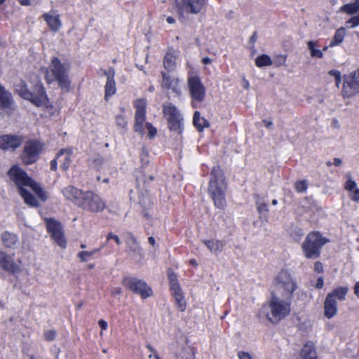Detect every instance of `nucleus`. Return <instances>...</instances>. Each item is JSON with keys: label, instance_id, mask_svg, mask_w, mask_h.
<instances>
[{"label": "nucleus", "instance_id": "obj_32", "mask_svg": "<svg viewBox=\"0 0 359 359\" xmlns=\"http://www.w3.org/2000/svg\"><path fill=\"white\" fill-rule=\"evenodd\" d=\"M340 11L348 15H353L359 12V0H355L353 3L344 5L340 8Z\"/></svg>", "mask_w": 359, "mask_h": 359}, {"label": "nucleus", "instance_id": "obj_60", "mask_svg": "<svg viewBox=\"0 0 359 359\" xmlns=\"http://www.w3.org/2000/svg\"><path fill=\"white\" fill-rule=\"evenodd\" d=\"M341 163H342V161L341 158H335L334 159V163L333 164L336 166H340L341 165Z\"/></svg>", "mask_w": 359, "mask_h": 359}, {"label": "nucleus", "instance_id": "obj_31", "mask_svg": "<svg viewBox=\"0 0 359 359\" xmlns=\"http://www.w3.org/2000/svg\"><path fill=\"white\" fill-rule=\"evenodd\" d=\"M345 35L346 29L344 27H340L339 29H338L336 31L333 39L330 41L329 47H334L341 43Z\"/></svg>", "mask_w": 359, "mask_h": 359}, {"label": "nucleus", "instance_id": "obj_1", "mask_svg": "<svg viewBox=\"0 0 359 359\" xmlns=\"http://www.w3.org/2000/svg\"><path fill=\"white\" fill-rule=\"evenodd\" d=\"M8 175L9 178L13 181L17 187L25 203L32 207L38 206V201L36 198L32 195L26 189V187L31 188L42 201L46 200L45 191L41 189L39 184L29 177L27 174L17 166L12 167Z\"/></svg>", "mask_w": 359, "mask_h": 359}, {"label": "nucleus", "instance_id": "obj_47", "mask_svg": "<svg viewBox=\"0 0 359 359\" xmlns=\"http://www.w3.org/2000/svg\"><path fill=\"white\" fill-rule=\"evenodd\" d=\"M170 290L172 292V294L182 292V289L178 283V281L170 283Z\"/></svg>", "mask_w": 359, "mask_h": 359}, {"label": "nucleus", "instance_id": "obj_34", "mask_svg": "<svg viewBox=\"0 0 359 359\" xmlns=\"http://www.w3.org/2000/svg\"><path fill=\"white\" fill-rule=\"evenodd\" d=\"M303 359H316V353L311 344H306L302 350Z\"/></svg>", "mask_w": 359, "mask_h": 359}, {"label": "nucleus", "instance_id": "obj_61", "mask_svg": "<svg viewBox=\"0 0 359 359\" xmlns=\"http://www.w3.org/2000/svg\"><path fill=\"white\" fill-rule=\"evenodd\" d=\"M242 86L244 88L248 89L250 87V83L248 81H247L245 79H243Z\"/></svg>", "mask_w": 359, "mask_h": 359}, {"label": "nucleus", "instance_id": "obj_22", "mask_svg": "<svg viewBox=\"0 0 359 359\" xmlns=\"http://www.w3.org/2000/svg\"><path fill=\"white\" fill-rule=\"evenodd\" d=\"M84 192L71 185L67 186L62 190L63 196L67 199L74 202L77 206H79L78 201L81 200Z\"/></svg>", "mask_w": 359, "mask_h": 359}, {"label": "nucleus", "instance_id": "obj_58", "mask_svg": "<svg viewBox=\"0 0 359 359\" xmlns=\"http://www.w3.org/2000/svg\"><path fill=\"white\" fill-rule=\"evenodd\" d=\"M147 348H148V350L151 353V354H150V355H149V358H151L152 357H154V355L155 353H156V351H155V349L152 347V346H151V345H150V344H147Z\"/></svg>", "mask_w": 359, "mask_h": 359}, {"label": "nucleus", "instance_id": "obj_51", "mask_svg": "<svg viewBox=\"0 0 359 359\" xmlns=\"http://www.w3.org/2000/svg\"><path fill=\"white\" fill-rule=\"evenodd\" d=\"M329 75L333 76L335 77V80H338V81H341V73L340 72L332 69L328 72Z\"/></svg>", "mask_w": 359, "mask_h": 359}, {"label": "nucleus", "instance_id": "obj_28", "mask_svg": "<svg viewBox=\"0 0 359 359\" xmlns=\"http://www.w3.org/2000/svg\"><path fill=\"white\" fill-rule=\"evenodd\" d=\"M1 241L6 248H14L18 241L17 236L8 231H5L1 234Z\"/></svg>", "mask_w": 359, "mask_h": 359}, {"label": "nucleus", "instance_id": "obj_7", "mask_svg": "<svg viewBox=\"0 0 359 359\" xmlns=\"http://www.w3.org/2000/svg\"><path fill=\"white\" fill-rule=\"evenodd\" d=\"M329 240L323 237L318 231H311L306 236L302 244V249L307 259H316L320 255L322 247Z\"/></svg>", "mask_w": 359, "mask_h": 359}, {"label": "nucleus", "instance_id": "obj_26", "mask_svg": "<svg viewBox=\"0 0 359 359\" xmlns=\"http://www.w3.org/2000/svg\"><path fill=\"white\" fill-rule=\"evenodd\" d=\"M203 243L215 255L221 253L224 246V243L219 240H203Z\"/></svg>", "mask_w": 359, "mask_h": 359}, {"label": "nucleus", "instance_id": "obj_4", "mask_svg": "<svg viewBox=\"0 0 359 359\" xmlns=\"http://www.w3.org/2000/svg\"><path fill=\"white\" fill-rule=\"evenodd\" d=\"M226 189V183L223 171L220 167L216 166L210 172L208 193L217 208L224 209L226 206L225 198Z\"/></svg>", "mask_w": 359, "mask_h": 359}, {"label": "nucleus", "instance_id": "obj_49", "mask_svg": "<svg viewBox=\"0 0 359 359\" xmlns=\"http://www.w3.org/2000/svg\"><path fill=\"white\" fill-rule=\"evenodd\" d=\"M168 275L170 284L175 283V282H177V275L172 271V269H168Z\"/></svg>", "mask_w": 359, "mask_h": 359}, {"label": "nucleus", "instance_id": "obj_2", "mask_svg": "<svg viewBox=\"0 0 359 359\" xmlns=\"http://www.w3.org/2000/svg\"><path fill=\"white\" fill-rule=\"evenodd\" d=\"M291 311V299H286L277 294H271L270 299L264 304L257 313L259 318L265 317L276 324L287 317Z\"/></svg>", "mask_w": 359, "mask_h": 359}, {"label": "nucleus", "instance_id": "obj_16", "mask_svg": "<svg viewBox=\"0 0 359 359\" xmlns=\"http://www.w3.org/2000/svg\"><path fill=\"white\" fill-rule=\"evenodd\" d=\"M46 227L48 233L54 241L61 248H65L67 243L64 238V233L61 224L53 219H46Z\"/></svg>", "mask_w": 359, "mask_h": 359}, {"label": "nucleus", "instance_id": "obj_30", "mask_svg": "<svg viewBox=\"0 0 359 359\" xmlns=\"http://www.w3.org/2000/svg\"><path fill=\"white\" fill-rule=\"evenodd\" d=\"M193 123L199 131L209 127V122L205 118L201 116V114L197 111L194 112Z\"/></svg>", "mask_w": 359, "mask_h": 359}, {"label": "nucleus", "instance_id": "obj_40", "mask_svg": "<svg viewBox=\"0 0 359 359\" xmlns=\"http://www.w3.org/2000/svg\"><path fill=\"white\" fill-rule=\"evenodd\" d=\"M359 25V15L352 17L350 20L346 21V26L349 27H355Z\"/></svg>", "mask_w": 359, "mask_h": 359}, {"label": "nucleus", "instance_id": "obj_62", "mask_svg": "<svg viewBox=\"0 0 359 359\" xmlns=\"http://www.w3.org/2000/svg\"><path fill=\"white\" fill-rule=\"evenodd\" d=\"M166 21L169 24H174L175 22V20L173 17L168 16L166 18Z\"/></svg>", "mask_w": 359, "mask_h": 359}, {"label": "nucleus", "instance_id": "obj_11", "mask_svg": "<svg viewBox=\"0 0 359 359\" xmlns=\"http://www.w3.org/2000/svg\"><path fill=\"white\" fill-rule=\"evenodd\" d=\"M161 87L167 94H172L175 97L182 95V86L179 78L164 71L161 72Z\"/></svg>", "mask_w": 359, "mask_h": 359}, {"label": "nucleus", "instance_id": "obj_15", "mask_svg": "<svg viewBox=\"0 0 359 359\" xmlns=\"http://www.w3.org/2000/svg\"><path fill=\"white\" fill-rule=\"evenodd\" d=\"M188 88L193 99V104L204 100L205 89L198 76H192L188 78ZM194 107H196L195 105Z\"/></svg>", "mask_w": 359, "mask_h": 359}, {"label": "nucleus", "instance_id": "obj_50", "mask_svg": "<svg viewBox=\"0 0 359 359\" xmlns=\"http://www.w3.org/2000/svg\"><path fill=\"white\" fill-rule=\"evenodd\" d=\"M141 161L145 165H147L149 163V154L144 149L142 150V154H141Z\"/></svg>", "mask_w": 359, "mask_h": 359}, {"label": "nucleus", "instance_id": "obj_42", "mask_svg": "<svg viewBox=\"0 0 359 359\" xmlns=\"http://www.w3.org/2000/svg\"><path fill=\"white\" fill-rule=\"evenodd\" d=\"M356 187V182L354 180H353L351 177H349L346 182L345 189L351 192L353 189L357 188Z\"/></svg>", "mask_w": 359, "mask_h": 359}, {"label": "nucleus", "instance_id": "obj_36", "mask_svg": "<svg viewBox=\"0 0 359 359\" xmlns=\"http://www.w3.org/2000/svg\"><path fill=\"white\" fill-rule=\"evenodd\" d=\"M175 300L176 306L178 310L181 312L184 311L187 306V303L185 298L182 294V292H179L173 294Z\"/></svg>", "mask_w": 359, "mask_h": 359}, {"label": "nucleus", "instance_id": "obj_8", "mask_svg": "<svg viewBox=\"0 0 359 359\" xmlns=\"http://www.w3.org/2000/svg\"><path fill=\"white\" fill-rule=\"evenodd\" d=\"M16 93L23 99L29 100L37 107L46 105L48 98L43 86L38 84L35 86L34 92H31L23 81H20L15 86Z\"/></svg>", "mask_w": 359, "mask_h": 359}, {"label": "nucleus", "instance_id": "obj_6", "mask_svg": "<svg viewBox=\"0 0 359 359\" xmlns=\"http://www.w3.org/2000/svg\"><path fill=\"white\" fill-rule=\"evenodd\" d=\"M208 0H175L178 19L182 23L192 20L193 15L200 13Z\"/></svg>", "mask_w": 359, "mask_h": 359}, {"label": "nucleus", "instance_id": "obj_38", "mask_svg": "<svg viewBox=\"0 0 359 359\" xmlns=\"http://www.w3.org/2000/svg\"><path fill=\"white\" fill-rule=\"evenodd\" d=\"M106 163V161L101 156H97L92 161V165L97 170H100Z\"/></svg>", "mask_w": 359, "mask_h": 359}, {"label": "nucleus", "instance_id": "obj_52", "mask_svg": "<svg viewBox=\"0 0 359 359\" xmlns=\"http://www.w3.org/2000/svg\"><path fill=\"white\" fill-rule=\"evenodd\" d=\"M314 269H315V271H316L317 272L321 273L323 269L322 263L320 262H316L314 264Z\"/></svg>", "mask_w": 359, "mask_h": 359}, {"label": "nucleus", "instance_id": "obj_57", "mask_svg": "<svg viewBox=\"0 0 359 359\" xmlns=\"http://www.w3.org/2000/svg\"><path fill=\"white\" fill-rule=\"evenodd\" d=\"M323 279L322 277H320L317 280V283L316 284V287L320 289L323 287Z\"/></svg>", "mask_w": 359, "mask_h": 359}, {"label": "nucleus", "instance_id": "obj_21", "mask_svg": "<svg viewBox=\"0 0 359 359\" xmlns=\"http://www.w3.org/2000/svg\"><path fill=\"white\" fill-rule=\"evenodd\" d=\"M72 154V149L67 148L60 149L56 155L60 167L64 171H67L70 166Z\"/></svg>", "mask_w": 359, "mask_h": 359}, {"label": "nucleus", "instance_id": "obj_46", "mask_svg": "<svg viewBox=\"0 0 359 359\" xmlns=\"http://www.w3.org/2000/svg\"><path fill=\"white\" fill-rule=\"evenodd\" d=\"M111 239H113L118 245L121 244L119 237L117 235L114 234L112 232L109 233L107 236V241H109Z\"/></svg>", "mask_w": 359, "mask_h": 359}, {"label": "nucleus", "instance_id": "obj_39", "mask_svg": "<svg viewBox=\"0 0 359 359\" xmlns=\"http://www.w3.org/2000/svg\"><path fill=\"white\" fill-rule=\"evenodd\" d=\"M308 188L306 180L298 181L295 184V189L299 193H303L306 191Z\"/></svg>", "mask_w": 359, "mask_h": 359}, {"label": "nucleus", "instance_id": "obj_17", "mask_svg": "<svg viewBox=\"0 0 359 359\" xmlns=\"http://www.w3.org/2000/svg\"><path fill=\"white\" fill-rule=\"evenodd\" d=\"M135 116L134 130L135 132L143 133L144 123L146 119V102L144 100H139L135 103Z\"/></svg>", "mask_w": 359, "mask_h": 359}, {"label": "nucleus", "instance_id": "obj_53", "mask_svg": "<svg viewBox=\"0 0 359 359\" xmlns=\"http://www.w3.org/2000/svg\"><path fill=\"white\" fill-rule=\"evenodd\" d=\"M57 156L50 161V169L53 171H55L57 168Z\"/></svg>", "mask_w": 359, "mask_h": 359}, {"label": "nucleus", "instance_id": "obj_33", "mask_svg": "<svg viewBox=\"0 0 359 359\" xmlns=\"http://www.w3.org/2000/svg\"><path fill=\"white\" fill-rule=\"evenodd\" d=\"M308 49L310 50V55L312 57L322 58L323 57V53L321 50L316 48L317 41H309L307 42Z\"/></svg>", "mask_w": 359, "mask_h": 359}, {"label": "nucleus", "instance_id": "obj_20", "mask_svg": "<svg viewBox=\"0 0 359 359\" xmlns=\"http://www.w3.org/2000/svg\"><path fill=\"white\" fill-rule=\"evenodd\" d=\"M116 72L114 68H109L107 72H104V76L107 77V81L104 86L105 99L114 95L116 92V82L114 80Z\"/></svg>", "mask_w": 359, "mask_h": 359}, {"label": "nucleus", "instance_id": "obj_41", "mask_svg": "<svg viewBox=\"0 0 359 359\" xmlns=\"http://www.w3.org/2000/svg\"><path fill=\"white\" fill-rule=\"evenodd\" d=\"M256 208L258 212H259L260 214L267 212L269 211L266 203L259 201H256Z\"/></svg>", "mask_w": 359, "mask_h": 359}, {"label": "nucleus", "instance_id": "obj_9", "mask_svg": "<svg viewBox=\"0 0 359 359\" xmlns=\"http://www.w3.org/2000/svg\"><path fill=\"white\" fill-rule=\"evenodd\" d=\"M79 208L90 212H100L106 208V202L98 194L93 191H85L81 201H78Z\"/></svg>", "mask_w": 359, "mask_h": 359}, {"label": "nucleus", "instance_id": "obj_25", "mask_svg": "<svg viewBox=\"0 0 359 359\" xmlns=\"http://www.w3.org/2000/svg\"><path fill=\"white\" fill-rule=\"evenodd\" d=\"M177 55L175 51H168L163 58V67L168 73L172 72L176 68Z\"/></svg>", "mask_w": 359, "mask_h": 359}, {"label": "nucleus", "instance_id": "obj_35", "mask_svg": "<svg viewBox=\"0 0 359 359\" xmlns=\"http://www.w3.org/2000/svg\"><path fill=\"white\" fill-rule=\"evenodd\" d=\"M104 245H102L101 248L98 249H94L92 251H82L78 253L77 257L81 262H86L90 259V258L97 252H98Z\"/></svg>", "mask_w": 359, "mask_h": 359}, {"label": "nucleus", "instance_id": "obj_59", "mask_svg": "<svg viewBox=\"0 0 359 359\" xmlns=\"http://www.w3.org/2000/svg\"><path fill=\"white\" fill-rule=\"evenodd\" d=\"M354 293L359 298V281L357 282L355 285Z\"/></svg>", "mask_w": 359, "mask_h": 359}, {"label": "nucleus", "instance_id": "obj_5", "mask_svg": "<svg viewBox=\"0 0 359 359\" xmlns=\"http://www.w3.org/2000/svg\"><path fill=\"white\" fill-rule=\"evenodd\" d=\"M274 290L271 294H277L283 299H291L294 292L297 288V283L292 275L287 271H280L276 276Z\"/></svg>", "mask_w": 359, "mask_h": 359}, {"label": "nucleus", "instance_id": "obj_45", "mask_svg": "<svg viewBox=\"0 0 359 359\" xmlns=\"http://www.w3.org/2000/svg\"><path fill=\"white\" fill-rule=\"evenodd\" d=\"M116 123L118 126H119L122 128H124L127 124V121L123 115H117L116 116Z\"/></svg>", "mask_w": 359, "mask_h": 359}, {"label": "nucleus", "instance_id": "obj_44", "mask_svg": "<svg viewBox=\"0 0 359 359\" xmlns=\"http://www.w3.org/2000/svg\"><path fill=\"white\" fill-rule=\"evenodd\" d=\"M146 128L149 130V137L150 139H152L157 133V130L156 128H154L151 123H146Z\"/></svg>", "mask_w": 359, "mask_h": 359}, {"label": "nucleus", "instance_id": "obj_23", "mask_svg": "<svg viewBox=\"0 0 359 359\" xmlns=\"http://www.w3.org/2000/svg\"><path fill=\"white\" fill-rule=\"evenodd\" d=\"M337 302L330 297H326L324 302V315L325 316L330 319L333 318L337 313Z\"/></svg>", "mask_w": 359, "mask_h": 359}, {"label": "nucleus", "instance_id": "obj_56", "mask_svg": "<svg viewBox=\"0 0 359 359\" xmlns=\"http://www.w3.org/2000/svg\"><path fill=\"white\" fill-rule=\"evenodd\" d=\"M98 324L102 330H106L108 327L107 323L104 320H100Z\"/></svg>", "mask_w": 359, "mask_h": 359}, {"label": "nucleus", "instance_id": "obj_29", "mask_svg": "<svg viewBox=\"0 0 359 359\" xmlns=\"http://www.w3.org/2000/svg\"><path fill=\"white\" fill-rule=\"evenodd\" d=\"M126 245L129 248V249L135 252L142 256V248L137 241V238L132 234L129 233L128 235V238L126 239Z\"/></svg>", "mask_w": 359, "mask_h": 359}, {"label": "nucleus", "instance_id": "obj_64", "mask_svg": "<svg viewBox=\"0 0 359 359\" xmlns=\"http://www.w3.org/2000/svg\"><path fill=\"white\" fill-rule=\"evenodd\" d=\"M263 123L266 128H270L273 125V122L271 121L264 120Z\"/></svg>", "mask_w": 359, "mask_h": 359}, {"label": "nucleus", "instance_id": "obj_18", "mask_svg": "<svg viewBox=\"0 0 359 359\" xmlns=\"http://www.w3.org/2000/svg\"><path fill=\"white\" fill-rule=\"evenodd\" d=\"M22 140V137L16 135H0V149L13 151L21 145Z\"/></svg>", "mask_w": 359, "mask_h": 359}, {"label": "nucleus", "instance_id": "obj_3", "mask_svg": "<svg viewBox=\"0 0 359 359\" xmlns=\"http://www.w3.org/2000/svg\"><path fill=\"white\" fill-rule=\"evenodd\" d=\"M70 66L67 63H62L57 57H53L50 64L45 70V79L48 83L57 82L59 87L65 91L70 88L69 71Z\"/></svg>", "mask_w": 359, "mask_h": 359}, {"label": "nucleus", "instance_id": "obj_24", "mask_svg": "<svg viewBox=\"0 0 359 359\" xmlns=\"http://www.w3.org/2000/svg\"><path fill=\"white\" fill-rule=\"evenodd\" d=\"M0 266L6 271H15L18 266L15 264L13 258L4 252H0Z\"/></svg>", "mask_w": 359, "mask_h": 359}, {"label": "nucleus", "instance_id": "obj_27", "mask_svg": "<svg viewBox=\"0 0 359 359\" xmlns=\"http://www.w3.org/2000/svg\"><path fill=\"white\" fill-rule=\"evenodd\" d=\"M348 292V287L347 286L338 287L333 290L331 292L327 294V297L331 296V299L343 301L346 299V296Z\"/></svg>", "mask_w": 359, "mask_h": 359}, {"label": "nucleus", "instance_id": "obj_13", "mask_svg": "<svg viewBox=\"0 0 359 359\" xmlns=\"http://www.w3.org/2000/svg\"><path fill=\"white\" fill-rule=\"evenodd\" d=\"M42 147V144L39 141L30 140L27 142L22 154L23 163L26 165L35 163L39 158Z\"/></svg>", "mask_w": 359, "mask_h": 359}, {"label": "nucleus", "instance_id": "obj_19", "mask_svg": "<svg viewBox=\"0 0 359 359\" xmlns=\"http://www.w3.org/2000/svg\"><path fill=\"white\" fill-rule=\"evenodd\" d=\"M42 18L53 32L59 31L62 26L60 15L57 10L52 9L47 13H44Z\"/></svg>", "mask_w": 359, "mask_h": 359}, {"label": "nucleus", "instance_id": "obj_63", "mask_svg": "<svg viewBox=\"0 0 359 359\" xmlns=\"http://www.w3.org/2000/svg\"><path fill=\"white\" fill-rule=\"evenodd\" d=\"M202 62L204 65H208V64H210L212 62V60L208 57H204L203 60H202Z\"/></svg>", "mask_w": 359, "mask_h": 359}, {"label": "nucleus", "instance_id": "obj_10", "mask_svg": "<svg viewBox=\"0 0 359 359\" xmlns=\"http://www.w3.org/2000/svg\"><path fill=\"white\" fill-rule=\"evenodd\" d=\"M123 285L142 298L146 299L152 295L151 288L142 280L135 277H126L123 279Z\"/></svg>", "mask_w": 359, "mask_h": 359}, {"label": "nucleus", "instance_id": "obj_48", "mask_svg": "<svg viewBox=\"0 0 359 359\" xmlns=\"http://www.w3.org/2000/svg\"><path fill=\"white\" fill-rule=\"evenodd\" d=\"M350 198L355 202H359V189L356 188L350 192Z\"/></svg>", "mask_w": 359, "mask_h": 359}, {"label": "nucleus", "instance_id": "obj_55", "mask_svg": "<svg viewBox=\"0 0 359 359\" xmlns=\"http://www.w3.org/2000/svg\"><path fill=\"white\" fill-rule=\"evenodd\" d=\"M238 358L239 359H252L250 355L245 352H239Z\"/></svg>", "mask_w": 359, "mask_h": 359}, {"label": "nucleus", "instance_id": "obj_14", "mask_svg": "<svg viewBox=\"0 0 359 359\" xmlns=\"http://www.w3.org/2000/svg\"><path fill=\"white\" fill-rule=\"evenodd\" d=\"M163 113L166 116L169 128L180 132L182 125V117L175 106L169 103L164 105Z\"/></svg>", "mask_w": 359, "mask_h": 359}, {"label": "nucleus", "instance_id": "obj_54", "mask_svg": "<svg viewBox=\"0 0 359 359\" xmlns=\"http://www.w3.org/2000/svg\"><path fill=\"white\" fill-rule=\"evenodd\" d=\"M122 294L121 288L119 287H114L111 290V294L114 297Z\"/></svg>", "mask_w": 359, "mask_h": 359}, {"label": "nucleus", "instance_id": "obj_37", "mask_svg": "<svg viewBox=\"0 0 359 359\" xmlns=\"http://www.w3.org/2000/svg\"><path fill=\"white\" fill-rule=\"evenodd\" d=\"M255 65L258 67L270 66L272 65V61L271 60V57L268 55L263 54L256 58Z\"/></svg>", "mask_w": 359, "mask_h": 359}, {"label": "nucleus", "instance_id": "obj_43", "mask_svg": "<svg viewBox=\"0 0 359 359\" xmlns=\"http://www.w3.org/2000/svg\"><path fill=\"white\" fill-rule=\"evenodd\" d=\"M56 337V332L53 330H50L44 332V338L46 341H53Z\"/></svg>", "mask_w": 359, "mask_h": 359}, {"label": "nucleus", "instance_id": "obj_12", "mask_svg": "<svg viewBox=\"0 0 359 359\" xmlns=\"http://www.w3.org/2000/svg\"><path fill=\"white\" fill-rule=\"evenodd\" d=\"M341 93L344 97H351L359 93V69L344 75Z\"/></svg>", "mask_w": 359, "mask_h": 359}]
</instances>
